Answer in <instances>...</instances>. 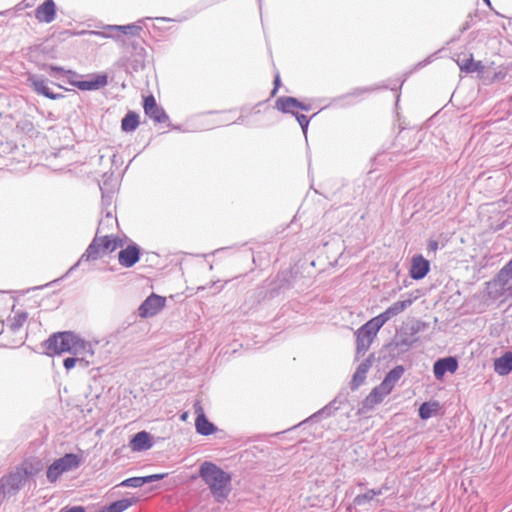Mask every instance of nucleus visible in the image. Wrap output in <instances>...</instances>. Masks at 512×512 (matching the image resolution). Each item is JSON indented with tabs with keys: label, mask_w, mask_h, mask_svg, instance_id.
I'll use <instances>...</instances> for the list:
<instances>
[{
	"label": "nucleus",
	"mask_w": 512,
	"mask_h": 512,
	"mask_svg": "<svg viewBox=\"0 0 512 512\" xmlns=\"http://www.w3.org/2000/svg\"><path fill=\"white\" fill-rule=\"evenodd\" d=\"M45 353L48 356L68 352L82 355L91 351V346L71 331L57 332L43 342Z\"/></svg>",
	"instance_id": "1"
},
{
	"label": "nucleus",
	"mask_w": 512,
	"mask_h": 512,
	"mask_svg": "<svg viewBox=\"0 0 512 512\" xmlns=\"http://www.w3.org/2000/svg\"><path fill=\"white\" fill-rule=\"evenodd\" d=\"M199 475L208 485L211 494L217 502L222 503L230 493L231 476L216 464L204 462L199 469Z\"/></svg>",
	"instance_id": "2"
},
{
	"label": "nucleus",
	"mask_w": 512,
	"mask_h": 512,
	"mask_svg": "<svg viewBox=\"0 0 512 512\" xmlns=\"http://www.w3.org/2000/svg\"><path fill=\"white\" fill-rule=\"evenodd\" d=\"M122 246L123 241L118 237H114L112 235H95L85 252L81 255L79 260L70 267L67 274L73 272L82 262L96 261L104 254L111 253Z\"/></svg>",
	"instance_id": "3"
},
{
	"label": "nucleus",
	"mask_w": 512,
	"mask_h": 512,
	"mask_svg": "<svg viewBox=\"0 0 512 512\" xmlns=\"http://www.w3.org/2000/svg\"><path fill=\"white\" fill-rule=\"evenodd\" d=\"M28 479V471L25 468H17L0 478V502L5 497L16 495Z\"/></svg>",
	"instance_id": "4"
},
{
	"label": "nucleus",
	"mask_w": 512,
	"mask_h": 512,
	"mask_svg": "<svg viewBox=\"0 0 512 512\" xmlns=\"http://www.w3.org/2000/svg\"><path fill=\"white\" fill-rule=\"evenodd\" d=\"M486 294L489 299L501 302L512 297V280L503 274H498L486 283Z\"/></svg>",
	"instance_id": "5"
},
{
	"label": "nucleus",
	"mask_w": 512,
	"mask_h": 512,
	"mask_svg": "<svg viewBox=\"0 0 512 512\" xmlns=\"http://www.w3.org/2000/svg\"><path fill=\"white\" fill-rule=\"evenodd\" d=\"M80 461L77 455L69 453L55 460L47 469L46 476L49 482L54 483L67 471L79 466Z\"/></svg>",
	"instance_id": "6"
},
{
	"label": "nucleus",
	"mask_w": 512,
	"mask_h": 512,
	"mask_svg": "<svg viewBox=\"0 0 512 512\" xmlns=\"http://www.w3.org/2000/svg\"><path fill=\"white\" fill-rule=\"evenodd\" d=\"M193 409H194V413L196 414V420H195L196 432L203 436H208V435L213 434L217 430V428L212 422H210L207 419V417L204 413L202 404L199 400L194 402Z\"/></svg>",
	"instance_id": "7"
},
{
	"label": "nucleus",
	"mask_w": 512,
	"mask_h": 512,
	"mask_svg": "<svg viewBox=\"0 0 512 512\" xmlns=\"http://www.w3.org/2000/svg\"><path fill=\"white\" fill-rule=\"evenodd\" d=\"M166 303V299L162 296L151 294L140 305L138 312L142 318L156 315Z\"/></svg>",
	"instance_id": "8"
},
{
	"label": "nucleus",
	"mask_w": 512,
	"mask_h": 512,
	"mask_svg": "<svg viewBox=\"0 0 512 512\" xmlns=\"http://www.w3.org/2000/svg\"><path fill=\"white\" fill-rule=\"evenodd\" d=\"M391 392L387 390L386 386L380 383L378 386L372 389L368 396L362 401L360 413H366L372 410L376 405L380 404L385 396Z\"/></svg>",
	"instance_id": "9"
},
{
	"label": "nucleus",
	"mask_w": 512,
	"mask_h": 512,
	"mask_svg": "<svg viewBox=\"0 0 512 512\" xmlns=\"http://www.w3.org/2000/svg\"><path fill=\"white\" fill-rule=\"evenodd\" d=\"M143 108L145 114L154 122L165 123L169 120V116L162 107L157 105L153 95L144 98Z\"/></svg>",
	"instance_id": "10"
},
{
	"label": "nucleus",
	"mask_w": 512,
	"mask_h": 512,
	"mask_svg": "<svg viewBox=\"0 0 512 512\" xmlns=\"http://www.w3.org/2000/svg\"><path fill=\"white\" fill-rule=\"evenodd\" d=\"M141 30H142V27L139 25H135V24H129V25H123V26L108 25V26L104 27L103 31H90L89 34L95 35V36H100L103 38H113L114 37L113 32H115V31H117V32L120 31L126 35L136 36V35H139Z\"/></svg>",
	"instance_id": "11"
},
{
	"label": "nucleus",
	"mask_w": 512,
	"mask_h": 512,
	"mask_svg": "<svg viewBox=\"0 0 512 512\" xmlns=\"http://www.w3.org/2000/svg\"><path fill=\"white\" fill-rule=\"evenodd\" d=\"M27 81L30 85V87L40 95L45 96L46 98H49L51 100H56L59 98H62L63 95L56 94L50 90L48 87V81L44 79L43 77H40L35 74H29L27 77Z\"/></svg>",
	"instance_id": "12"
},
{
	"label": "nucleus",
	"mask_w": 512,
	"mask_h": 512,
	"mask_svg": "<svg viewBox=\"0 0 512 512\" xmlns=\"http://www.w3.org/2000/svg\"><path fill=\"white\" fill-rule=\"evenodd\" d=\"M87 77V80L72 82V86L77 87L82 91H94L103 88L108 83V77L106 74H89Z\"/></svg>",
	"instance_id": "13"
},
{
	"label": "nucleus",
	"mask_w": 512,
	"mask_h": 512,
	"mask_svg": "<svg viewBox=\"0 0 512 512\" xmlns=\"http://www.w3.org/2000/svg\"><path fill=\"white\" fill-rule=\"evenodd\" d=\"M430 271V262L421 254L414 255L411 259L409 270L410 277L414 280L423 279Z\"/></svg>",
	"instance_id": "14"
},
{
	"label": "nucleus",
	"mask_w": 512,
	"mask_h": 512,
	"mask_svg": "<svg viewBox=\"0 0 512 512\" xmlns=\"http://www.w3.org/2000/svg\"><path fill=\"white\" fill-rule=\"evenodd\" d=\"M140 259V248L133 243L118 253L119 264L125 268L134 266Z\"/></svg>",
	"instance_id": "15"
},
{
	"label": "nucleus",
	"mask_w": 512,
	"mask_h": 512,
	"mask_svg": "<svg viewBox=\"0 0 512 512\" xmlns=\"http://www.w3.org/2000/svg\"><path fill=\"white\" fill-rule=\"evenodd\" d=\"M373 360L374 355L371 354L358 365L350 382V387L352 390L358 389L364 383L366 379V374L368 373L373 364Z\"/></svg>",
	"instance_id": "16"
},
{
	"label": "nucleus",
	"mask_w": 512,
	"mask_h": 512,
	"mask_svg": "<svg viewBox=\"0 0 512 512\" xmlns=\"http://www.w3.org/2000/svg\"><path fill=\"white\" fill-rule=\"evenodd\" d=\"M458 368V361L454 357H445L438 359L433 366L434 376L441 380L445 373H454Z\"/></svg>",
	"instance_id": "17"
},
{
	"label": "nucleus",
	"mask_w": 512,
	"mask_h": 512,
	"mask_svg": "<svg viewBox=\"0 0 512 512\" xmlns=\"http://www.w3.org/2000/svg\"><path fill=\"white\" fill-rule=\"evenodd\" d=\"M56 16V6L53 0H45L35 10V17L38 21L51 23Z\"/></svg>",
	"instance_id": "18"
},
{
	"label": "nucleus",
	"mask_w": 512,
	"mask_h": 512,
	"mask_svg": "<svg viewBox=\"0 0 512 512\" xmlns=\"http://www.w3.org/2000/svg\"><path fill=\"white\" fill-rule=\"evenodd\" d=\"M129 446L133 451L140 452L150 449L153 446V442L148 432L140 431L131 439Z\"/></svg>",
	"instance_id": "19"
},
{
	"label": "nucleus",
	"mask_w": 512,
	"mask_h": 512,
	"mask_svg": "<svg viewBox=\"0 0 512 512\" xmlns=\"http://www.w3.org/2000/svg\"><path fill=\"white\" fill-rule=\"evenodd\" d=\"M102 217L99 220L96 235L103 236L104 233L111 230L115 224H117V218L113 214V210H107L101 213Z\"/></svg>",
	"instance_id": "20"
},
{
	"label": "nucleus",
	"mask_w": 512,
	"mask_h": 512,
	"mask_svg": "<svg viewBox=\"0 0 512 512\" xmlns=\"http://www.w3.org/2000/svg\"><path fill=\"white\" fill-rule=\"evenodd\" d=\"M494 370L501 376L512 371V351L505 352L501 357L495 359Z\"/></svg>",
	"instance_id": "21"
},
{
	"label": "nucleus",
	"mask_w": 512,
	"mask_h": 512,
	"mask_svg": "<svg viewBox=\"0 0 512 512\" xmlns=\"http://www.w3.org/2000/svg\"><path fill=\"white\" fill-rule=\"evenodd\" d=\"M275 108L282 113H296L294 109H298V99L291 96H281L275 101Z\"/></svg>",
	"instance_id": "22"
},
{
	"label": "nucleus",
	"mask_w": 512,
	"mask_h": 512,
	"mask_svg": "<svg viewBox=\"0 0 512 512\" xmlns=\"http://www.w3.org/2000/svg\"><path fill=\"white\" fill-rule=\"evenodd\" d=\"M374 337L369 332H364L360 327L356 333V352L358 355H364L369 349Z\"/></svg>",
	"instance_id": "23"
},
{
	"label": "nucleus",
	"mask_w": 512,
	"mask_h": 512,
	"mask_svg": "<svg viewBox=\"0 0 512 512\" xmlns=\"http://www.w3.org/2000/svg\"><path fill=\"white\" fill-rule=\"evenodd\" d=\"M405 369L402 365H397L393 369H391L381 382L383 386H386L388 391H392L395 387L396 383L403 376Z\"/></svg>",
	"instance_id": "24"
},
{
	"label": "nucleus",
	"mask_w": 512,
	"mask_h": 512,
	"mask_svg": "<svg viewBox=\"0 0 512 512\" xmlns=\"http://www.w3.org/2000/svg\"><path fill=\"white\" fill-rule=\"evenodd\" d=\"M413 303L412 299H407L403 301L394 302L391 306H389L384 312L381 313L385 317V320L388 321L392 317L403 312L407 307H409Z\"/></svg>",
	"instance_id": "25"
},
{
	"label": "nucleus",
	"mask_w": 512,
	"mask_h": 512,
	"mask_svg": "<svg viewBox=\"0 0 512 512\" xmlns=\"http://www.w3.org/2000/svg\"><path fill=\"white\" fill-rule=\"evenodd\" d=\"M385 317L381 314L372 318L364 325L361 326L364 332H369L373 337L376 336L377 332L381 329V327L386 323Z\"/></svg>",
	"instance_id": "26"
},
{
	"label": "nucleus",
	"mask_w": 512,
	"mask_h": 512,
	"mask_svg": "<svg viewBox=\"0 0 512 512\" xmlns=\"http://www.w3.org/2000/svg\"><path fill=\"white\" fill-rule=\"evenodd\" d=\"M337 403H341L339 401V398L336 397L334 400H332L330 403H328L326 406H324L322 409L314 413L311 417L307 419V421L311 420H317L319 418L328 417L331 416L335 411L339 409V406Z\"/></svg>",
	"instance_id": "27"
},
{
	"label": "nucleus",
	"mask_w": 512,
	"mask_h": 512,
	"mask_svg": "<svg viewBox=\"0 0 512 512\" xmlns=\"http://www.w3.org/2000/svg\"><path fill=\"white\" fill-rule=\"evenodd\" d=\"M139 115L129 111L121 121V128L124 132H133L139 126Z\"/></svg>",
	"instance_id": "28"
},
{
	"label": "nucleus",
	"mask_w": 512,
	"mask_h": 512,
	"mask_svg": "<svg viewBox=\"0 0 512 512\" xmlns=\"http://www.w3.org/2000/svg\"><path fill=\"white\" fill-rule=\"evenodd\" d=\"M136 498H125L117 500L107 506H104L105 512H123L130 506L136 503Z\"/></svg>",
	"instance_id": "29"
},
{
	"label": "nucleus",
	"mask_w": 512,
	"mask_h": 512,
	"mask_svg": "<svg viewBox=\"0 0 512 512\" xmlns=\"http://www.w3.org/2000/svg\"><path fill=\"white\" fill-rule=\"evenodd\" d=\"M439 409V403L436 401L433 402H424L421 404L419 408V417L422 420H427L431 418L434 414L437 413Z\"/></svg>",
	"instance_id": "30"
},
{
	"label": "nucleus",
	"mask_w": 512,
	"mask_h": 512,
	"mask_svg": "<svg viewBox=\"0 0 512 512\" xmlns=\"http://www.w3.org/2000/svg\"><path fill=\"white\" fill-rule=\"evenodd\" d=\"M28 318L27 312H19L15 316L8 320V327L12 332H17Z\"/></svg>",
	"instance_id": "31"
},
{
	"label": "nucleus",
	"mask_w": 512,
	"mask_h": 512,
	"mask_svg": "<svg viewBox=\"0 0 512 512\" xmlns=\"http://www.w3.org/2000/svg\"><path fill=\"white\" fill-rule=\"evenodd\" d=\"M104 185H106V183H104L103 185L99 184L100 190L102 192V209H101V213H104L107 210H113L112 209L113 192L112 191L111 192L110 191H106L105 188H104Z\"/></svg>",
	"instance_id": "32"
},
{
	"label": "nucleus",
	"mask_w": 512,
	"mask_h": 512,
	"mask_svg": "<svg viewBox=\"0 0 512 512\" xmlns=\"http://www.w3.org/2000/svg\"><path fill=\"white\" fill-rule=\"evenodd\" d=\"M379 88L380 87H378V86H371V87H364V88L358 87V88L353 89L350 93L344 95L343 98L359 97L365 93L373 92Z\"/></svg>",
	"instance_id": "33"
},
{
	"label": "nucleus",
	"mask_w": 512,
	"mask_h": 512,
	"mask_svg": "<svg viewBox=\"0 0 512 512\" xmlns=\"http://www.w3.org/2000/svg\"><path fill=\"white\" fill-rule=\"evenodd\" d=\"M144 484V477H131L128 479H125L120 483V486L123 487H132V488H138L142 487Z\"/></svg>",
	"instance_id": "34"
},
{
	"label": "nucleus",
	"mask_w": 512,
	"mask_h": 512,
	"mask_svg": "<svg viewBox=\"0 0 512 512\" xmlns=\"http://www.w3.org/2000/svg\"><path fill=\"white\" fill-rule=\"evenodd\" d=\"M373 500V497L371 495V490H368L367 492L363 494H359L354 498V504L357 506H362L366 504L367 502H370Z\"/></svg>",
	"instance_id": "35"
},
{
	"label": "nucleus",
	"mask_w": 512,
	"mask_h": 512,
	"mask_svg": "<svg viewBox=\"0 0 512 512\" xmlns=\"http://www.w3.org/2000/svg\"><path fill=\"white\" fill-rule=\"evenodd\" d=\"M293 116L296 118L297 122L299 123L300 127L302 128L304 134L306 135L307 133V130H308V126H309V123H310V119L304 115V114H300V113H293Z\"/></svg>",
	"instance_id": "36"
},
{
	"label": "nucleus",
	"mask_w": 512,
	"mask_h": 512,
	"mask_svg": "<svg viewBox=\"0 0 512 512\" xmlns=\"http://www.w3.org/2000/svg\"><path fill=\"white\" fill-rule=\"evenodd\" d=\"M470 66H464L465 68V73H473V72H483L484 71V65L482 64L481 61H474V59L472 60V62H469Z\"/></svg>",
	"instance_id": "37"
},
{
	"label": "nucleus",
	"mask_w": 512,
	"mask_h": 512,
	"mask_svg": "<svg viewBox=\"0 0 512 512\" xmlns=\"http://www.w3.org/2000/svg\"><path fill=\"white\" fill-rule=\"evenodd\" d=\"M472 60H473V55L470 54L468 57L464 56L463 58L458 56V59L456 60V62H457V65L459 66L460 70L462 72H465L464 66H469L468 64H469V62H472Z\"/></svg>",
	"instance_id": "38"
},
{
	"label": "nucleus",
	"mask_w": 512,
	"mask_h": 512,
	"mask_svg": "<svg viewBox=\"0 0 512 512\" xmlns=\"http://www.w3.org/2000/svg\"><path fill=\"white\" fill-rule=\"evenodd\" d=\"M65 76L67 77V82L70 85H72V82H80V78H82V75L72 70H67Z\"/></svg>",
	"instance_id": "39"
},
{
	"label": "nucleus",
	"mask_w": 512,
	"mask_h": 512,
	"mask_svg": "<svg viewBox=\"0 0 512 512\" xmlns=\"http://www.w3.org/2000/svg\"><path fill=\"white\" fill-rule=\"evenodd\" d=\"M166 475L167 474L163 473V474H152V475L144 476V484L162 480Z\"/></svg>",
	"instance_id": "40"
},
{
	"label": "nucleus",
	"mask_w": 512,
	"mask_h": 512,
	"mask_svg": "<svg viewBox=\"0 0 512 512\" xmlns=\"http://www.w3.org/2000/svg\"><path fill=\"white\" fill-rule=\"evenodd\" d=\"M499 272L512 280V259Z\"/></svg>",
	"instance_id": "41"
},
{
	"label": "nucleus",
	"mask_w": 512,
	"mask_h": 512,
	"mask_svg": "<svg viewBox=\"0 0 512 512\" xmlns=\"http://www.w3.org/2000/svg\"><path fill=\"white\" fill-rule=\"evenodd\" d=\"M43 69L48 70L50 73L56 72V73H61L63 75H65L67 72V70L64 69L63 67L56 66V65H44Z\"/></svg>",
	"instance_id": "42"
},
{
	"label": "nucleus",
	"mask_w": 512,
	"mask_h": 512,
	"mask_svg": "<svg viewBox=\"0 0 512 512\" xmlns=\"http://www.w3.org/2000/svg\"><path fill=\"white\" fill-rule=\"evenodd\" d=\"M473 21H474V14L473 13H469L467 15L466 21L463 23V25H462V27L460 29L461 33H463L466 30H468L471 27Z\"/></svg>",
	"instance_id": "43"
},
{
	"label": "nucleus",
	"mask_w": 512,
	"mask_h": 512,
	"mask_svg": "<svg viewBox=\"0 0 512 512\" xmlns=\"http://www.w3.org/2000/svg\"><path fill=\"white\" fill-rule=\"evenodd\" d=\"M78 361H80V359H79V358H75V357H68V358L64 359V361H63V365H64V367H65L67 370H70V369H72V368L75 366V364H76Z\"/></svg>",
	"instance_id": "44"
},
{
	"label": "nucleus",
	"mask_w": 512,
	"mask_h": 512,
	"mask_svg": "<svg viewBox=\"0 0 512 512\" xmlns=\"http://www.w3.org/2000/svg\"><path fill=\"white\" fill-rule=\"evenodd\" d=\"M439 248L438 241L430 239L427 244L428 252H436Z\"/></svg>",
	"instance_id": "45"
},
{
	"label": "nucleus",
	"mask_w": 512,
	"mask_h": 512,
	"mask_svg": "<svg viewBox=\"0 0 512 512\" xmlns=\"http://www.w3.org/2000/svg\"><path fill=\"white\" fill-rule=\"evenodd\" d=\"M60 512H86L82 506L65 507Z\"/></svg>",
	"instance_id": "46"
},
{
	"label": "nucleus",
	"mask_w": 512,
	"mask_h": 512,
	"mask_svg": "<svg viewBox=\"0 0 512 512\" xmlns=\"http://www.w3.org/2000/svg\"><path fill=\"white\" fill-rule=\"evenodd\" d=\"M280 84H281L280 75L277 73L276 76H275V79H274V88H273V90L271 92L272 96L276 95L278 87L280 86Z\"/></svg>",
	"instance_id": "47"
},
{
	"label": "nucleus",
	"mask_w": 512,
	"mask_h": 512,
	"mask_svg": "<svg viewBox=\"0 0 512 512\" xmlns=\"http://www.w3.org/2000/svg\"><path fill=\"white\" fill-rule=\"evenodd\" d=\"M298 109L303 111H309L311 109V106L298 100Z\"/></svg>",
	"instance_id": "48"
},
{
	"label": "nucleus",
	"mask_w": 512,
	"mask_h": 512,
	"mask_svg": "<svg viewBox=\"0 0 512 512\" xmlns=\"http://www.w3.org/2000/svg\"><path fill=\"white\" fill-rule=\"evenodd\" d=\"M140 68H144V64L142 62L135 61V63L132 64V69L134 71H138Z\"/></svg>",
	"instance_id": "49"
},
{
	"label": "nucleus",
	"mask_w": 512,
	"mask_h": 512,
	"mask_svg": "<svg viewBox=\"0 0 512 512\" xmlns=\"http://www.w3.org/2000/svg\"><path fill=\"white\" fill-rule=\"evenodd\" d=\"M370 490H371V495H372L373 498L383 494V490L382 489H370Z\"/></svg>",
	"instance_id": "50"
},
{
	"label": "nucleus",
	"mask_w": 512,
	"mask_h": 512,
	"mask_svg": "<svg viewBox=\"0 0 512 512\" xmlns=\"http://www.w3.org/2000/svg\"><path fill=\"white\" fill-rule=\"evenodd\" d=\"M431 58H432V56H429L425 61L419 62L417 64V68H422V67L426 66L428 63L431 62Z\"/></svg>",
	"instance_id": "51"
},
{
	"label": "nucleus",
	"mask_w": 512,
	"mask_h": 512,
	"mask_svg": "<svg viewBox=\"0 0 512 512\" xmlns=\"http://www.w3.org/2000/svg\"><path fill=\"white\" fill-rule=\"evenodd\" d=\"M243 122V116H240L238 119H236L233 123L241 124Z\"/></svg>",
	"instance_id": "52"
},
{
	"label": "nucleus",
	"mask_w": 512,
	"mask_h": 512,
	"mask_svg": "<svg viewBox=\"0 0 512 512\" xmlns=\"http://www.w3.org/2000/svg\"><path fill=\"white\" fill-rule=\"evenodd\" d=\"M186 417H187V413L185 412V413L181 416V419H182V420H185V419H186Z\"/></svg>",
	"instance_id": "53"
},
{
	"label": "nucleus",
	"mask_w": 512,
	"mask_h": 512,
	"mask_svg": "<svg viewBox=\"0 0 512 512\" xmlns=\"http://www.w3.org/2000/svg\"><path fill=\"white\" fill-rule=\"evenodd\" d=\"M484 2H485L489 7L491 6L490 0H484Z\"/></svg>",
	"instance_id": "54"
},
{
	"label": "nucleus",
	"mask_w": 512,
	"mask_h": 512,
	"mask_svg": "<svg viewBox=\"0 0 512 512\" xmlns=\"http://www.w3.org/2000/svg\"><path fill=\"white\" fill-rule=\"evenodd\" d=\"M96 512H105V510H104V508H101L100 510H98Z\"/></svg>",
	"instance_id": "55"
},
{
	"label": "nucleus",
	"mask_w": 512,
	"mask_h": 512,
	"mask_svg": "<svg viewBox=\"0 0 512 512\" xmlns=\"http://www.w3.org/2000/svg\"><path fill=\"white\" fill-rule=\"evenodd\" d=\"M160 19H161V20H163V21H167V20H168V19H167V18H165V17H162V18H160Z\"/></svg>",
	"instance_id": "56"
},
{
	"label": "nucleus",
	"mask_w": 512,
	"mask_h": 512,
	"mask_svg": "<svg viewBox=\"0 0 512 512\" xmlns=\"http://www.w3.org/2000/svg\"><path fill=\"white\" fill-rule=\"evenodd\" d=\"M402 344L410 345V343H408V342H406V341H405V342H402Z\"/></svg>",
	"instance_id": "57"
},
{
	"label": "nucleus",
	"mask_w": 512,
	"mask_h": 512,
	"mask_svg": "<svg viewBox=\"0 0 512 512\" xmlns=\"http://www.w3.org/2000/svg\"><path fill=\"white\" fill-rule=\"evenodd\" d=\"M258 1H259V3L261 4V0H258Z\"/></svg>",
	"instance_id": "58"
}]
</instances>
